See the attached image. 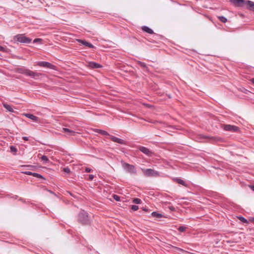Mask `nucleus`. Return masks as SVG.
<instances>
[{"label":"nucleus","mask_w":254,"mask_h":254,"mask_svg":"<svg viewBox=\"0 0 254 254\" xmlns=\"http://www.w3.org/2000/svg\"><path fill=\"white\" fill-rule=\"evenodd\" d=\"M23 139L25 140V141H28V137H27V136H24V137H23Z\"/></svg>","instance_id":"obj_40"},{"label":"nucleus","mask_w":254,"mask_h":254,"mask_svg":"<svg viewBox=\"0 0 254 254\" xmlns=\"http://www.w3.org/2000/svg\"><path fill=\"white\" fill-rule=\"evenodd\" d=\"M242 91L245 93H247V92H249V91L245 88H243V89L242 90Z\"/></svg>","instance_id":"obj_39"},{"label":"nucleus","mask_w":254,"mask_h":254,"mask_svg":"<svg viewBox=\"0 0 254 254\" xmlns=\"http://www.w3.org/2000/svg\"><path fill=\"white\" fill-rule=\"evenodd\" d=\"M187 229V227L185 226H180L178 228V230L181 232H185Z\"/></svg>","instance_id":"obj_26"},{"label":"nucleus","mask_w":254,"mask_h":254,"mask_svg":"<svg viewBox=\"0 0 254 254\" xmlns=\"http://www.w3.org/2000/svg\"><path fill=\"white\" fill-rule=\"evenodd\" d=\"M205 138H209L212 142H216V141H221L222 139L218 137H214V136H204Z\"/></svg>","instance_id":"obj_18"},{"label":"nucleus","mask_w":254,"mask_h":254,"mask_svg":"<svg viewBox=\"0 0 254 254\" xmlns=\"http://www.w3.org/2000/svg\"><path fill=\"white\" fill-rule=\"evenodd\" d=\"M110 138L112 141L120 144L125 145L127 144L126 141L111 135H110Z\"/></svg>","instance_id":"obj_9"},{"label":"nucleus","mask_w":254,"mask_h":254,"mask_svg":"<svg viewBox=\"0 0 254 254\" xmlns=\"http://www.w3.org/2000/svg\"><path fill=\"white\" fill-rule=\"evenodd\" d=\"M94 177V176L93 175H89V180H92Z\"/></svg>","instance_id":"obj_36"},{"label":"nucleus","mask_w":254,"mask_h":254,"mask_svg":"<svg viewBox=\"0 0 254 254\" xmlns=\"http://www.w3.org/2000/svg\"><path fill=\"white\" fill-rule=\"evenodd\" d=\"M49 192H50V193H54V192H53L52 191H51V190H49Z\"/></svg>","instance_id":"obj_46"},{"label":"nucleus","mask_w":254,"mask_h":254,"mask_svg":"<svg viewBox=\"0 0 254 254\" xmlns=\"http://www.w3.org/2000/svg\"><path fill=\"white\" fill-rule=\"evenodd\" d=\"M151 215L153 217H156V218H161L163 217V215L162 214L159 213H158L157 212H156V211H153V212H152Z\"/></svg>","instance_id":"obj_20"},{"label":"nucleus","mask_w":254,"mask_h":254,"mask_svg":"<svg viewBox=\"0 0 254 254\" xmlns=\"http://www.w3.org/2000/svg\"><path fill=\"white\" fill-rule=\"evenodd\" d=\"M222 128L226 131H229L231 132H238L239 131V128L234 125H223Z\"/></svg>","instance_id":"obj_7"},{"label":"nucleus","mask_w":254,"mask_h":254,"mask_svg":"<svg viewBox=\"0 0 254 254\" xmlns=\"http://www.w3.org/2000/svg\"><path fill=\"white\" fill-rule=\"evenodd\" d=\"M91 169L89 168H86L85 169V171L87 173H89L91 171Z\"/></svg>","instance_id":"obj_37"},{"label":"nucleus","mask_w":254,"mask_h":254,"mask_svg":"<svg viewBox=\"0 0 254 254\" xmlns=\"http://www.w3.org/2000/svg\"><path fill=\"white\" fill-rule=\"evenodd\" d=\"M131 209L133 211H136L138 209V206L136 205H132L131 206Z\"/></svg>","instance_id":"obj_32"},{"label":"nucleus","mask_w":254,"mask_h":254,"mask_svg":"<svg viewBox=\"0 0 254 254\" xmlns=\"http://www.w3.org/2000/svg\"><path fill=\"white\" fill-rule=\"evenodd\" d=\"M141 28L143 31L145 32L150 34H152L154 33L153 31L148 26H142Z\"/></svg>","instance_id":"obj_17"},{"label":"nucleus","mask_w":254,"mask_h":254,"mask_svg":"<svg viewBox=\"0 0 254 254\" xmlns=\"http://www.w3.org/2000/svg\"><path fill=\"white\" fill-rule=\"evenodd\" d=\"M24 116L36 122H38L39 121V118L38 117H36L32 114H25Z\"/></svg>","instance_id":"obj_13"},{"label":"nucleus","mask_w":254,"mask_h":254,"mask_svg":"<svg viewBox=\"0 0 254 254\" xmlns=\"http://www.w3.org/2000/svg\"><path fill=\"white\" fill-rule=\"evenodd\" d=\"M37 65L52 69H56V67L55 65L47 62H38L37 63Z\"/></svg>","instance_id":"obj_8"},{"label":"nucleus","mask_w":254,"mask_h":254,"mask_svg":"<svg viewBox=\"0 0 254 254\" xmlns=\"http://www.w3.org/2000/svg\"><path fill=\"white\" fill-rule=\"evenodd\" d=\"M250 188L251 189V190L254 191V185H251L250 186Z\"/></svg>","instance_id":"obj_41"},{"label":"nucleus","mask_w":254,"mask_h":254,"mask_svg":"<svg viewBox=\"0 0 254 254\" xmlns=\"http://www.w3.org/2000/svg\"><path fill=\"white\" fill-rule=\"evenodd\" d=\"M3 107L9 112H13V109H12V107L6 103L3 104Z\"/></svg>","instance_id":"obj_21"},{"label":"nucleus","mask_w":254,"mask_h":254,"mask_svg":"<svg viewBox=\"0 0 254 254\" xmlns=\"http://www.w3.org/2000/svg\"><path fill=\"white\" fill-rule=\"evenodd\" d=\"M93 131L95 132L100 133L103 135H108L109 137L110 135V134L108 132H107L106 131L104 130H101V129H97V128H94V129H93Z\"/></svg>","instance_id":"obj_15"},{"label":"nucleus","mask_w":254,"mask_h":254,"mask_svg":"<svg viewBox=\"0 0 254 254\" xmlns=\"http://www.w3.org/2000/svg\"><path fill=\"white\" fill-rule=\"evenodd\" d=\"M168 97H169V98H171V96H170V95H168Z\"/></svg>","instance_id":"obj_47"},{"label":"nucleus","mask_w":254,"mask_h":254,"mask_svg":"<svg viewBox=\"0 0 254 254\" xmlns=\"http://www.w3.org/2000/svg\"><path fill=\"white\" fill-rule=\"evenodd\" d=\"M174 248L178 250V251H181V252H184V250L182 249L181 248H178V247H174Z\"/></svg>","instance_id":"obj_38"},{"label":"nucleus","mask_w":254,"mask_h":254,"mask_svg":"<svg viewBox=\"0 0 254 254\" xmlns=\"http://www.w3.org/2000/svg\"><path fill=\"white\" fill-rule=\"evenodd\" d=\"M246 8L254 12V2L248 0Z\"/></svg>","instance_id":"obj_11"},{"label":"nucleus","mask_w":254,"mask_h":254,"mask_svg":"<svg viewBox=\"0 0 254 254\" xmlns=\"http://www.w3.org/2000/svg\"><path fill=\"white\" fill-rule=\"evenodd\" d=\"M22 173H23V174H24L25 175H30V176H32V174H33V172H30V171L23 172Z\"/></svg>","instance_id":"obj_33"},{"label":"nucleus","mask_w":254,"mask_h":254,"mask_svg":"<svg viewBox=\"0 0 254 254\" xmlns=\"http://www.w3.org/2000/svg\"><path fill=\"white\" fill-rule=\"evenodd\" d=\"M168 208L172 211H176L175 208L174 207L172 206H170L168 207Z\"/></svg>","instance_id":"obj_34"},{"label":"nucleus","mask_w":254,"mask_h":254,"mask_svg":"<svg viewBox=\"0 0 254 254\" xmlns=\"http://www.w3.org/2000/svg\"><path fill=\"white\" fill-rule=\"evenodd\" d=\"M0 51H4V48L0 46Z\"/></svg>","instance_id":"obj_42"},{"label":"nucleus","mask_w":254,"mask_h":254,"mask_svg":"<svg viewBox=\"0 0 254 254\" xmlns=\"http://www.w3.org/2000/svg\"><path fill=\"white\" fill-rule=\"evenodd\" d=\"M41 159L42 161H43L45 163H48L49 162V160L48 158L47 157V156H46L45 155H43L41 157Z\"/></svg>","instance_id":"obj_25"},{"label":"nucleus","mask_w":254,"mask_h":254,"mask_svg":"<svg viewBox=\"0 0 254 254\" xmlns=\"http://www.w3.org/2000/svg\"><path fill=\"white\" fill-rule=\"evenodd\" d=\"M251 220L252 221H253L254 223V218H252V219H251Z\"/></svg>","instance_id":"obj_45"},{"label":"nucleus","mask_w":254,"mask_h":254,"mask_svg":"<svg viewBox=\"0 0 254 254\" xmlns=\"http://www.w3.org/2000/svg\"><path fill=\"white\" fill-rule=\"evenodd\" d=\"M174 180L178 184L183 185L186 187H188V184L183 180L179 178H175Z\"/></svg>","instance_id":"obj_19"},{"label":"nucleus","mask_w":254,"mask_h":254,"mask_svg":"<svg viewBox=\"0 0 254 254\" xmlns=\"http://www.w3.org/2000/svg\"><path fill=\"white\" fill-rule=\"evenodd\" d=\"M144 175L146 177H158L159 176V173L158 171L151 169L142 170Z\"/></svg>","instance_id":"obj_6"},{"label":"nucleus","mask_w":254,"mask_h":254,"mask_svg":"<svg viewBox=\"0 0 254 254\" xmlns=\"http://www.w3.org/2000/svg\"><path fill=\"white\" fill-rule=\"evenodd\" d=\"M137 63L141 67L144 68L146 70H148V67L147 66V65L145 63L140 61H138Z\"/></svg>","instance_id":"obj_22"},{"label":"nucleus","mask_w":254,"mask_h":254,"mask_svg":"<svg viewBox=\"0 0 254 254\" xmlns=\"http://www.w3.org/2000/svg\"><path fill=\"white\" fill-rule=\"evenodd\" d=\"M13 39L15 41H17L23 43H30L31 41V39L28 37H25L23 35L18 34L14 37Z\"/></svg>","instance_id":"obj_5"},{"label":"nucleus","mask_w":254,"mask_h":254,"mask_svg":"<svg viewBox=\"0 0 254 254\" xmlns=\"http://www.w3.org/2000/svg\"><path fill=\"white\" fill-rule=\"evenodd\" d=\"M232 5L238 7L246 8L248 0H229Z\"/></svg>","instance_id":"obj_4"},{"label":"nucleus","mask_w":254,"mask_h":254,"mask_svg":"<svg viewBox=\"0 0 254 254\" xmlns=\"http://www.w3.org/2000/svg\"><path fill=\"white\" fill-rule=\"evenodd\" d=\"M63 171L65 173L68 174L70 172V170L68 167H65L64 168Z\"/></svg>","instance_id":"obj_30"},{"label":"nucleus","mask_w":254,"mask_h":254,"mask_svg":"<svg viewBox=\"0 0 254 254\" xmlns=\"http://www.w3.org/2000/svg\"><path fill=\"white\" fill-rule=\"evenodd\" d=\"M76 41L80 44L84 45V46H85L86 47H89L90 48H94V46L92 44H91V43H89V42H87V41H86L85 40H82V39H77Z\"/></svg>","instance_id":"obj_10"},{"label":"nucleus","mask_w":254,"mask_h":254,"mask_svg":"<svg viewBox=\"0 0 254 254\" xmlns=\"http://www.w3.org/2000/svg\"><path fill=\"white\" fill-rule=\"evenodd\" d=\"M133 202L135 204H140L141 202V200L139 198H135L133 200Z\"/></svg>","instance_id":"obj_28"},{"label":"nucleus","mask_w":254,"mask_h":254,"mask_svg":"<svg viewBox=\"0 0 254 254\" xmlns=\"http://www.w3.org/2000/svg\"><path fill=\"white\" fill-rule=\"evenodd\" d=\"M42 41L41 39L36 38V39L34 40L33 42L34 43H36V42H38L39 41Z\"/></svg>","instance_id":"obj_35"},{"label":"nucleus","mask_w":254,"mask_h":254,"mask_svg":"<svg viewBox=\"0 0 254 254\" xmlns=\"http://www.w3.org/2000/svg\"><path fill=\"white\" fill-rule=\"evenodd\" d=\"M143 210L144 211H146L147 212L148 211V209L147 208H143Z\"/></svg>","instance_id":"obj_43"},{"label":"nucleus","mask_w":254,"mask_h":254,"mask_svg":"<svg viewBox=\"0 0 254 254\" xmlns=\"http://www.w3.org/2000/svg\"><path fill=\"white\" fill-rule=\"evenodd\" d=\"M123 168L128 173L136 174V170L134 165L124 162L122 163Z\"/></svg>","instance_id":"obj_3"},{"label":"nucleus","mask_w":254,"mask_h":254,"mask_svg":"<svg viewBox=\"0 0 254 254\" xmlns=\"http://www.w3.org/2000/svg\"><path fill=\"white\" fill-rule=\"evenodd\" d=\"M251 81H252V82L253 83H254V78H252V79H251Z\"/></svg>","instance_id":"obj_44"},{"label":"nucleus","mask_w":254,"mask_h":254,"mask_svg":"<svg viewBox=\"0 0 254 254\" xmlns=\"http://www.w3.org/2000/svg\"><path fill=\"white\" fill-rule=\"evenodd\" d=\"M139 150L141 152L148 156H150L152 153L151 151H150L149 149L144 146L139 147Z\"/></svg>","instance_id":"obj_12"},{"label":"nucleus","mask_w":254,"mask_h":254,"mask_svg":"<svg viewBox=\"0 0 254 254\" xmlns=\"http://www.w3.org/2000/svg\"><path fill=\"white\" fill-rule=\"evenodd\" d=\"M19 72L25 74L26 76H30L33 78L37 79L42 74L40 73L34 72L28 69L24 68H20Z\"/></svg>","instance_id":"obj_2"},{"label":"nucleus","mask_w":254,"mask_h":254,"mask_svg":"<svg viewBox=\"0 0 254 254\" xmlns=\"http://www.w3.org/2000/svg\"><path fill=\"white\" fill-rule=\"evenodd\" d=\"M239 219L244 223H248V220L242 216L238 217Z\"/></svg>","instance_id":"obj_27"},{"label":"nucleus","mask_w":254,"mask_h":254,"mask_svg":"<svg viewBox=\"0 0 254 254\" xmlns=\"http://www.w3.org/2000/svg\"><path fill=\"white\" fill-rule=\"evenodd\" d=\"M32 176L38 178L45 179L42 175L36 173H33Z\"/></svg>","instance_id":"obj_24"},{"label":"nucleus","mask_w":254,"mask_h":254,"mask_svg":"<svg viewBox=\"0 0 254 254\" xmlns=\"http://www.w3.org/2000/svg\"><path fill=\"white\" fill-rule=\"evenodd\" d=\"M88 66L91 68H99L102 67L101 65L94 62H89Z\"/></svg>","instance_id":"obj_14"},{"label":"nucleus","mask_w":254,"mask_h":254,"mask_svg":"<svg viewBox=\"0 0 254 254\" xmlns=\"http://www.w3.org/2000/svg\"><path fill=\"white\" fill-rule=\"evenodd\" d=\"M113 198L115 200H116L117 201H119L120 200V197L116 194L113 195Z\"/></svg>","instance_id":"obj_31"},{"label":"nucleus","mask_w":254,"mask_h":254,"mask_svg":"<svg viewBox=\"0 0 254 254\" xmlns=\"http://www.w3.org/2000/svg\"><path fill=\"white\" fill-rule=\"evenodd\" d=\"M63 131L66 133L68 135L70 136H73L75 134V132L72 130L69 129L67 128H63Z\"/></svg>","instance_id":"obj_16"},{"label":"nucleus","mask_w":254,"mask_h":254,"mask_svg":"<svg viewBox=\"0 0 254 254\" xmlns=\"http://www.w3.org/2000/svg\"><path fill=\"white\" fill-rule=\"evenodd\" d=\"M10 151L12 152H16L17 150L16 148L14 146H11L10 147Z\"/></svg>","instance_id":"obj_29"},{"label":"nucleus","mask_w":254,"mask_h":254,"mask_svg":"<svg viewBox=\"0 0 254 254\" xmlns=\"http://www.w3.org/2000/svg\"><path fill=\"white\" fill-rule=\"evenodd\" d=\"M77 221L82 225H88L91 222L88 213L84 210H81L78 213L77 216Z\"/></svg>","instance_id":"obj_1"},{"label":"nucleus","mask_w":254,"mask_h":254,"mask_svg":"<svg viewBox=\"0 0 254 254\" xmlns=\"http://www.w3.org/2000/svg\"><path fill=\"white\" fill-rule=\"evenodd\" d=\"M217 19L223 23H225L227 20L226 17H217Z\"/></svg>","instance_id":"obj_23"}]
</instances>
